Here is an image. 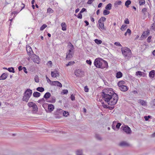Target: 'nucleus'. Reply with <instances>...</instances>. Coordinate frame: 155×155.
Segmentation results:
<instances>
[{"label": "nucleus", "mask_w": 155, "mask_h": 155, "mask_svg": "<svg viewBox=\"0 0 155 155\" xmlns=\"http://www.w3.org/2000/svg\"><path fill=\"white\" fill-rule=\"evenodd\" d=\"M94 65L97 67L99 68L104 69L106 66H108V64L106 61L99 58H96L95 59L94 62Z\"/></svg>", "instance_id": "obj_1"}, {"label": "nucleus", "mask_w": 155, "mask_h": 155, "mask_svg": "<svg viewBox=\"0 0 155 155\" xmlns=\"http://www.w3.org/2000/svg\"><path fill=\"white\" fill-rule=\"evenodd\" d=\"M123 55L126 59H129L131 57V52L130 49L128 48L124 47L121 48Z\"/></svg>", "instance_id": "obj_2"}, {"label": "nucleus", "mask_w": 155, "mask_h": 155, "mask_svg": "<svg viewBox=\"0 0 155 155\" xmlns=\"http://www.w3.org/2000/svg\"><path fill=\"white\" fill-rule=\"evenodd\" d=\"M118 97L117 94H115L113 96L111 97V98L109 100L106 101L105 102H107V104L110 105H113L115 104L118 100Z\"/></svg>", "instance_id": "obj_3"}, {"label": "nucleus", "mask_w": 155, "mask_h": 155, "mask_svg": "<svg viewBox=\"0 0 155 155\" xmlns=\"http://www.w3.org/2000/svg\"><path fill=\"white\" fill-rule=\"evenodd\" d=\"M102 94L113 95L114 94L116 93L113 91L112 89L111 88H108L103 90Z\"/></svg>", "instance_id": "obj_4"}, {"label": "nucleus", "mask_w": 155, "mask_h": 155, "mask_svg": "<svg viewBox=\"0 0 155 155\" xmlns=\"http://www.w3.org/2000/svg\"><path fill=\"white\" fill-rule=\"evenodd\" d=\"M30 58L33 59V61L35 63L39 64L40 62V59L39 57L35 54H34L33 55H32Z\"/></svg>", "instance_id": "obj_5"}, {"label": "nucleus", "mask_w": 155, "mask_h": 155, "mask_svg": "<svg viewBox=\"0 0 155 155\" xmlns=\"http://www.w3.org/2000/svg\"><path fill=\"white\" fill-rule=\"evenodd\" d=\"M26 50L28 55L31 57L32 55L34 54L33 52L31 47L29 45H27Z\"/></svg>", "instance_id": "obj_6"}, {"label": "nucleus", "mask_w": 155, "mask_h": 155, "mask_svg": "<svg viewBox=\"0 0 155 155\" xmlns=\"http://www.w3.org/2000/svg\"><path fill=\"white\" fill-rule=\"evenodd\" d=\"M74 73L76 76L78 77H81L84 74V72L80 69L76 70Z\"/></svg>", "instance_id": "obj_7"}, {"label": "nucleus", "mask_w": 155, "mask_h": 155, "mask_svg": "<svg viewBox=\"0 0 155 155\" xmlns=\"http://www.w3.org/2000/svg\"><path fill=\"white\" fill-rule=\"evenodd\" d=\"M102 98L103 100L105 101H107L110 99L111 98L112 96H113V95H109L106 94H102Z\"/></svg>", "instance_id": "obj_8"}, {"label": "nucleus", "mask_w": 155, "mask_h": 155, "mask_svg": "<svg viewBox=\"0 0 155 155\" xmlns=\"http://www.w3.org/2000/svg\"><path fill=\"white\" fill-rule=\"evenodd\" d=\"M123 130L127 134H130L131 133V130L130 128L127 126H125L124 127H121Z\"/></svg>", "instance_id": "obj_9"}, {"label": "nucleus", "mask_w": 155, "mask_h": 155, "mask_svg": "<svg viewBox=\"0 0 155 155\" xmlns=\"http://www.w3.org/2000/svg\"><path fill=\"white\" fill-rule=\"evenodd\" d=\"M51 85L54 86H57L60 87H62V85L60 82L58 81H53L52 82V83L51 84Z\"/></svg>", "instance_id": "obj_10"}, {"label": "nucleus", "mask_w": 155, "mask_h": 155, "mask_svg": "<svg viewBox=\"0 0 155 155\" xmlns=\"http://www.w3.org/2000/svg\"><path fill=\"white\" fill-rule=\"evenodd\" d=\"M32 94V91L30 89H27L24 93V94L30 97Z\"/></svg>", "instance_id": "obj_11"}, {"label": "nucleus", "mask_w": 155, "mask_h": 155, "mask_svg": "<svg viewBox=\"0 0 155 155\" xmlns=\"http://www.w3.org/2000/svg\"><path fill=\"white\" fill-rule=\"evenodd\" d=\"M54 113L55 115L60 116L62 114L63 110L61 109H58Z\"/></svg>", "instance_id": "obj_12"}, {"label": "nucleus", "mask_w": 155, "mask_h": 155, "mask_svg": "<svg viewBox=\"0 0 155 155\" xmlns=\"http://www.w3.org/2000/svg\"><path fill=\"white\" fill-rule=\"evenodd\" d=\"M66 60H70L73 57V53H66Z\"/></svg>", "instance_id": "obj_13"}, {"label": "nucleus", "mask_w": 155, "mask_h": 155, "mask_svg": "<svg viewBox=\"0 0 155 155\" xmlns=\"http://www.w3.org/2000/svg\"><path fill=\"white\" fill-rule=\"evenodd\" d=\"M119 145L121 147L128 146H129V144L126 142L122 141L119 144Z\"/></svg>", "instance_id": "obj_14"}, {"label": "nucleus", "mask_w": 155, "mask_h": 155, "mask_svg": "<svg viewBox=\"0 0 155 155\" xmlns=\"http://www.w3.org/2000/svg\"><path fill=\"white\" fill-rule=\"evenodd\" d=\"M119 89L120 90L123 91H126L128 90L127 87L124 85L119 87Z\"/></svg>", "instance_id": "obj_15"}, {"label": "nucleus", "mask_w": 155, "mask_h": 155, "mask_svg": "<svg viewBox=\"0 0 155 155\" xmlns=\"http://www.w3.org/2000/svg\"><path fill=\"white\" fill-rule=\"evenodd\" d=\"M8 76V74L6 73H3L2 74L1 76H0V80H5L6 78Z\"/></svg>", "instance_id": "obj_16"}, {"label": "nucleus", "mask_w": 155, "mask_h": 155, "mask_svg": "<svg viewBox=\"0 0 155 155\" xmlns=\"http://www.w3.org/2000/svg\"><path fill=\"white\" fill-rule=\"evenodd\" d=\"M48 109L50 112H51L54 109V106L52 104H49L48 105Z\"/></svg>", "instance_id": "obj_17"}, {"label": "nucleus", "mask_w": 155, "mask_h": 155, "mask_svg": "<svg viewBox=\"0 0 155 155\" xmlns=\"http://www.w3.org/2000/svg\"><path fill=\"white\" fill-rule=\"evenodd\" d=\"M155 71L154 70H152L149 73V76L151 78H153L154 77Z\"/></svg>", "instance_id": "obj_18"}, {"label": "nucleus", "mask_w": 155, "mask_h": 155, "mask_svg": "<svg viewBox=\"0 0 155 155\" xmlns=\"http://www.w3.org/2000/svg\"><path fill=\"white\" fill-rule=\"evenodd\" d=\"M29 98L30 97H28V96H27L26 95L24 94V95L23 97V98H22V100L23 101H25L26 102H28Z\"/></svg>", "instance_id": "obj_19"}, {"label": "nucleus", "mask_w": 155, "mask_h": 155, "mask_svg": "<svg viewBox=\"0 0 155 155\" xmlns=\"http://www.w3.org/2000/svg\"><path fill=\"white\" fill-rule=\"evenodd\" d=\"M33 96L35 97H39L41 95V94L37 91L35 92L33 94Z\"/></svg>", "instance_id": "obj_20"}, {"label": "nucleus", "mask_w": 155, "mask_h": 155, "mask_svg": "<svg viewBox=\"0 0 155 155\" xmlns=\"http://www.w3.org/2000/svg\"><path fill=\"white\" fill-rule=\"evenodd\" d=\"M98 24L100 28L102 30H105L104 23L100 21H98Z\"/></svg>", "instance_id": "obj_21"}, {"label": "nucleus", "mask_w": 155, "mask_h": 155, "mask_svg": "<svg viewBox=\"0 0 155 155\" xmlns=\"http://www.w3.org/2000/svg\"><path fill=\"white\" fill-rule=\"evenodd\" d=\"M51 96V94L49 92H47L46 93L44 96V98L47 99L49 98Z\"/></svg>", "instance_id": "obj_22"}, {"label": "nucleus", "mask_w": 155, "mask_h": 155, "mask_svg": "<svg viewBox=\"0 0 155 155\" xmlns=\"http://www.w3.org/2000/svg\"><path fill=\"white\" fill-rule=\"evenodd\" d=\"M62 27V29L63 31H65L66 30L67 26L65 22H63L61 24Z\"/></svg>", "instance_id": "obj_23"}, {"label": "nucleus", "mask_w": 155, "mask_h": 155, "mask_svg": "<svg viewBox=\"0 0 155 155\" xmlns=\"http://www.w3.org/2000/svg\"><path fill=\"white\" fill-rule=\"evenodd\" d=\"M70 46V49L68 51V53H72V51L73 50L74 48L73 45L71 44V43H70V44L69 45Z\"/></svg>", "instance_id": "obj_24"}, {"label": "nucleus", "mask_w": 155, "mask_h": 155, "mask_svg": "<svg viewBox=\"0 0 155 155\" xmlns=\"http://www.w3.org/2000/svg\"><path fill=\"white\" fill-rule=\"evenodd\" d=\"M139 102L143 106H145L147 105V102L144 100H140Z\"/></svg>", "instance_id": "obj_25"}, {"label": "nucleus", "mask_w": 155, "mask_h": 155, "mask_svg": "<svg viewBox=\"0 0 155 155\" xmlns=\"http://www.w3.org/2000/svg\"><path fill=\"white\" fill-rule=\"evenodd\" d=\"M142 13L145 16H146L147 13V8H143L142 10Z\"/></svg>", "instance_id": "obj_26"}, {"label": "nucleus", "mask_w": 155, "mask_h": 155, "mask_svg": "<svg viewBox=\"0 0 155 155\" xmlns=\"http://www.w3.org/2000/svg\"><path fill=\"white\" fill-rule=\"evenodd\" d=\"M122 74L119 71L116 73V77L117 78H118L122 77Z\"/></svg>", "instance_id": "obj_27"}, {"label": "nucleus", "mask_w": 155, "mask_h": 155, "mask_svg": "<svg viewBox=\"0 0 155 155\" xmlns=\"http://www.w3.org/2000/svg\"><path fill=\"white\" fill-rule=\"evenodd\" d=\"M127 28V25H123L120 27V29L122 31H124Z\"/></svg>", "instance_id": "obj_28"}, {"label": "nucleus", "mask_w": 155, "mask_h": 155, "mask_svg": "<svg viewBox=\"0 0 155 155\" xmlns=\"http://www.w3.org/2000/svg\"><path fill=\"white\" fill-rule=\"evenodd\" d=\"M125 84V82L123 81H119L118 83V86L120 87L124 85Z\"/></svg>", "instance_id": "obj_29"}, {"label": "nucleus", "mask_w": 155, "mask_h": 155, "mask_svg": "<svg viewBox=\"0 0 155 155\" xmlns=\"http://www.w3.org/2000/svg\"><path fill=\"white\" fill-rule=\"evenodd\" d=\"M112 5L111 3L108 4L105 7V8L107 10H110L111 9Z\"/></svg>", "instance_id": "obj_30"}, {"label": "nucleus", "mask_w": 155, "mask_h": 155, "mask_svg": "<svg viewBox=\"0 0 155 155\" xmlns=\"http://www.w3.org/2000/svg\"><path fill=\"white\" fill-rule=\"evenodd\" d=\"M131 3V1L130 0H127L125 2V5L127 8L129 7V5Z\"/></svg>", "instance_id": "obj_31"}, {"label": "nucleus", "mask_w": 155, "mask_h": 155, "mask_svg": "<svg viewBox=\"0 0 155 155\" xmlns=\"http://www.w3.org/2000/svg\"><path fill=\"white\" fill-rule=\"evenodd\" d=\"M36 90L38 91L42 92L44 91L45 89L43 87H39L36 88Z\"/></svg>", "instance_id": "obj_32"}, {"label": "nucleus", "mask_w": 155, "mask_h": 155, "mask_svg": "<svg viewBox=\"0 0 155 155\" xmlns=\"http://www.w3.org/2000/svg\"><path fill=\"white\" fill-rule=\"evenodd\" d=\"M19 13V12L18 11H14L13 12H12V16H13V14H14V15L13 16V17L12 18V19H10V20L11 21H12V20L13 18H14L15 16L17 14Z\"/></svg>", "instance_id": "obj_33"}, {"label": "nucleus", "mask_w": 155, "mask_h": 155, "mask_svg": "<svg viewBox=\"0 0 155 155\" xmlns=\"http://www.w3.org/2000/svg\"><path fill=\"white\" fill-rule=\"evenodd\" d=\"M131 33V31L130 30L129 28L127 29L126 32L124 34V35L126 36L127 34H128L129 35H130Z\"/></svg>", "instance_id": "obj_34"}, {"label": "nucleus", "mask_w": 155, "mask_h": 155, "mask_svg": "<svg viewBox=\"0 0 155 155\" xmlns=\"http://www.w3.org/2000/svg\"><path fill=\"white\" fill-rule=\"evenodd\" d=\"M33 110L35 111V112H37L38 111V107L36 104H34L33 107Z\"/></svg>", "instance_id": "obj_35"}, {"label": "nucleus", "mask_w": 155, "mask_h": 155, "mask_svg": "<svg viewBox=\"0 0 155 155\" xmlns=\"http://www.w3.org/2000/svg\"><path fill=\"white\" fill-rule=\"evenodd\" d=\"M7 70L10 72L14 73L15 72L14 69L13 67L9 68H8Z\"/></svg>", "instance_id": "obj_36"}, {"label": "nucleus", "mask_w": 155, "mask_h": 155, "mask_svg": "<svg viewBox=\"0 0 155 155\" xmlns=\"http://www.w3.org/2000/svg\"><path fill=\"white\" fill-rule=\"evenodd\" d=\"M149 33V32L148 31H146L145 32H144L143 33L142 35V37H147V35H148V34Z\"/></svg>", "instance_id": "obj_37"}, {"label": "nucleus", "mask_w": 155, "mask_h": 155, "mask_svg": "<svg viewBox=\"0 0 155 155\" xmlns=\"http://www.w3.org/2000/svg\"><path fill=\"white\" fill-rule=\"evenodd\" d=\"M94 41L95 43H96L97 44L99 45L100 44L102 43V41L100 40H99L98 39H95L94 40Z\"/></svg>", "instance_id": "obj_38"}, {"label": "nucleus", "mask_w": 155, "mask_h": 155, "mask_svg": "<svg viewBox=\"0 0 155 155\" xmlns=\"http://www.w3.org/2000/svg\"><path fill=\"white\" fill-rule=\"evenodd\" d=\"M95 138L97 139V140H102V138L101 137V136L98 134H96L95 135Z\"/></svg>", "instance_id": "obj_39"}, {"label": "nucleus", "mask_w": 155, "mask_h": 155, "mask_svg": "<svg viewBox=\"0 0 155 155\" xmlns=\"http://www.w3.org/2000/svg\"><path fill=\"white\" fill-rule=\"evenodd\" d=\"M106 18L104 17H102L98 20V21L104 22L106 20Z\"/></svg>", "instance_id": "obj_40"}, {"label": "nucleus", "mask_w": 155, "mask_h": 155, "mask_svg": "<svg viewBox=\"0 0 155 155\" xmlns=\"http://www.w3.org/2000/svg\"><path fill=\"white\" fill-rule=\"evenodd\" d=\"M55 98L54 97H51V99L48 101L49 102L51 103H54L55 102Z\"/></svg>", "instance_id": "obj_41"}, {"label": "nucleus", "mask_w": 155, "mask_h": 155, "mask_svg": "<svg viewBox=\"0 0 155 155\" xmlns=\"http://www.w3.org/2000/svg\"><path fill=\"white\" fill-rule=\"evenodd\" d=\"M110 13V12L107 10V9H105L103 11V15H107L109 14Z\"/></svg>", "instance_id": "obj_42"}, {"label": "nucleus", "mask_w": 155, "mask_h": 155, "mask_svg": "<svg viewBox=\"0 0 155 155\" xmlns=\"http://www.w3.org/2000/svg\"><path fill=\"white\" fill-rule=\"evenodd\" d=\"M150 29L154 31H155V23H153L151 26Z\"/></svg>", "instance_id": "obj_43"}, {"label": "nucleus", "mask_w": 155, "mask_h": 155, "mask_svg": "<svg viewBox=\"0 0 155 155\" xmlns=\"http://www.w3.org/2000/svg\"><path fill=\"white\" fill-rule=\"evenodd\" d=\"M47 27V25L46 24H43L40 28V30L41 31L43 30Z\"/></svg>", "instance_id": "obj_44"}, {"label": "nucleus", "mask_w": 155, "mask_h": 155, "mask_svg": "<svg viewBox=\"0 0 155 155\" xmlns=\"http://www.w3.org/2000/svg\"><path fill=\"white\" fill-rule=\"evenodd\" d=\"M75 62L74 61H71L68 62V63L66 64V66H71L73 65L74 64Z\"/></svg>", "instance_id": "obj_45"}, {"label": "nucleus", "mask_w": 155, "mask_h": 155, "mask_svg": "<svg viewBox=\"0 0 155 155\" xmlns=\"http://www.w3.org/2000/svg\"><path fill=\"white\" fill-rule=\"evenodd\" d=\"M77 155H83L81 150H78L76 152Z\"/></svg>", "instance_id": "obj_46"}, {"label": "nucleus", "mask_w": 155, "mask_h": 155, "mask_svg": "<svg viewBox=\"0 0 155 155\" xmlns=\"http://www.w3.org/2000/svg\"><path fill=\"white\" fill-rule=\"evenodd\" d=\"M65 117H67L69 115L68 112L66 111H63V113L62 114Z\"/></svg>", "instance_id": "obj_47"}, {"label": "nucleus", "mask_w": 155, "mask_h": 155, "mask_svg": "<svg viewBox=\"0 0 155 155\" xmlns=\"http://www.w3.org/2000/svg\"><path fill=\"white\" fill-rule=\"evenodd\" d=\"M54 12V11L51 8H49L47 10V12L50 14L52 13H53Z\"/></svg>", "instance_id": "obj_48"}, {"label": "nucleus", "mask_w": 155, "mask_h": 155, "mask_svg": "<svg viewBox=\"0 0 155 155\" xmlns=\"http://www.w3.org/2000/svg\"><path fill=\"white\" fill-rule=\"evenodd\" d=\"M34 104H35V103L33 102H31L28 103V105L29 107H32Z\"/></svg>", "instance_id": "obj_49"}, {"label": "nucleus", "mask_w": 155, "mask_h": 155, "mask_svg": "<svg viewBox=\"0 0 155 155\" xmlns=\"http://www.w3.org/2000/svg\"><path fill=\"white\" fill-rule=\"evenodd\" d=\"M35 81L37 82V83H38L39 82V78H38V76L37 75H36L35 76Z\"/></svg>", "instance_id": "obj_50"}, {"label": "nucleus", "mask_w": 155, "mask_h": 155, "mask_svg": "<svg viewBox=\"0 0 155 155\" xmlns=\"http://www.w3.org/2000/svg\"><path fill=\"white\" fill-rule=\"evenodd\" d=\"M46 77L47 81L48 83L50 82L49 83L51 85V84L52 83V81L50 80V79L48 78V77L47 76H46Z\"/></svg>", "instance_id": "obj_51"}, {"label": "nucleus", "mask_w": 155, "mask_h": 155, "mask_svg": "<svg viewBox=\"0 0 155 155\" xmlns=\"http://www.w3.org/2000/svg\"><path fill=\"white\" fill-rule=\"evenodd\" d=\"M142 72L140 71H137L136 72V74L137 75L142 76Z\"/></svg>", "instance_id": "obj_52"}, {"label": "nucleus", "mask_w": 155, "mask_h": 155, "mask_svg": "<svg viewBox=\"0 0 155 155\" xmlns=\"http://www.w3.org/2000/svg\"><path fill=\"white\" fill-rule=\"evenodd\" d=\"M151 117V116L150 115H148L147 116H145L144 117V118L145 119V120L147 121L149 120V119Z\"/></svg>", "instance_id": "obj_53"}, {"label": "nucleus", "mask_w": 155, "mask_h": 155, "mask_svg": "<svg viewBox=\"0 0 155 155\" xmlns=\"http://www.w3.org/2000/svg\"><path fill=\"white\" fill-rule=\"evenodd\" d=\"M121 4V2L120 1H117L115 3V5H120Z\"/></svg>", "instance_id": "obj_54"}, {"label": "nucleus", "mask_w": 155, "mask_h": 155, "mask_svg": "<svg viewBox=\"0 0 155 155\" xmlns=\"http://www.w3.org/2000/svg\"><path fill=\"white\" fill-rule=\"evenodd\" d=\"M77 17L80 19H81L82 18V15L81 14V13L80 12V13L78 14V16H77Z\"/></svg>", "instance_id": "obj_55"}, {"label": "nucleus", "mask_w": 155, "mask_h": 155, "mask_svg": "<svg viewBox=\"0 0 155 155\" xmlns=\"http://www.w3.org/2000/svg\"><path fill=\"white\" fill-rule=\"evenodd\" d=\"M114 44L117 46H118L120 47L122 46L120 44V43L118 42H115L114 43Z\"/></svg>", "instance_id": "obj_56"}, {"label": "nucleus", "mask_w": 155, "mask_h": 155, "mask_svg": "<svg viewBox=\"0 0 155 155\" xmlns=\"http://www.w3.org/2000/svg\"><path fill=\"white\" fill-rule=\"evenodd\" d=\"M68 91L67 90H64L63 91L62 93L63 94H66L68 93Z\"/></svg>", "instance_id": "obj_57"}, {"label": "nucleus", "mask_w": 155, "mask_h": 155, "mask_svg": "<svg viewBox=\"0 0 155 155\" xmlns=\"http://www.w3.org/2000/svg\"><path fill=\"white\" fill-rule=\"evenodd\" d=\"M124 23L128 24H129V21L128 18L125 19V20H124Z\"/></svg>", "instance_id": "obj_58"}, {"label": "nucleus", "mask_w": 155, "mask_h": 155, "mask_svg": "<svg viewBox=\"0 0 155 155\" xmlns=\"http://www.w3.org/2000/svg\"><path fill=\"white\" fill-rule=\"evenodd\" d=\"M45 101V99L44 98H42L40 100H38V102L39 103H41L42 102H43Z\"/></svg>", "instance_id": "obj_59"}, {"label": "nucleus", "mask_w": 155, "mask_h": 155, "mask_svg": "<svg viewBox=\"0 0 155 155\" xmlns=\"http://www.w3.org/2000/svg\"><path fill=\"white\" fill-rule=\"evenodd\" d=\"M88 2H87V3L88 4H91L94 2V0H88Z\"/></svg>", "instance_id": "obj_60"}, {"label": "nucleus", "mask_w": 155, "mask_h": 155, "mask_svg": "<svg viewBox=\"0 0 155 155\" xmlns=\"http://www.w3.org/2000/svg\"><path fill=\"white\" fill-rule=\"evenodd\" d=\"M121 124L120 123H118L116 125V127L118 129L119 128L120 126H121Z\"/></svg>", "instance_id": "obj_61"}, {"label": "nucleus", "mask_w": 155, "mask_h": 155, "mask_svg": "<svg viewBox=\"0 0 155 155\" xmlns=\"http://www.w3.org/2000/svg\"><path fill=\"white\" fill-rule=\"evenodd\" d=\"M86 62L87 63L89 64L90 65H91V61L90 60H86Z\"/></svg>", "instance_id": "obj_62"}, {"label": "nucleus", "mask_w": 155, "mask_h": 155, "mask_svg": "<svg viewBox=\"0 0 155 155\" xmlns=\"http://www.w3.org/2000/svg\"><path fill=\"white\" fill-rule=\"evenodd\" d=\"M71 99L72 101H74L75 100L74 96L73 94H71Z\"/></svg>", "instance_id": "obj_63"}, {"label": "nucleus", "mask_w": 155, "mask_h": 155, "mask_svg": "<svg viewBox=\"0 0 155 155\" xmlns=\"http://www.w3.org/2000/svg\"><path fill=\"white\" fill-rule=\"evenodd\" d=\"M139 3L140 5H144L145 4V2L144 0L143 2H142L139 1Z\"/></svg>", "instance_id": "obj_64"}]
</instances>
